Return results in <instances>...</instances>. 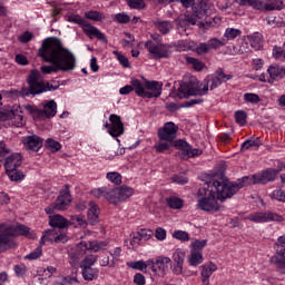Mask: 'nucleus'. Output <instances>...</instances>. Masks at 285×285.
Segmentation results:
<instances>
[{
  "mask_svg": "<svg viewBox=\"0 0 285 285\" xmlns=\"http://www.w3.org/2000/svg\"><path fill=\"white\" fill-rule=\"evenodd\" d=\"M237 37H242V30L235 28H227L225 30L223 39L226 40V43L233 39H237Z\"/></svg>",
  "mask_w": 285,
  "mask_h": 285,
  "instance_id": "36",
  "label": "nucleus"
},
{
  "mask_svg": "<svg viewBox=\"0 0 285 285\" xmlns=\"http://www.w3.org/2000/svg\"><path fill=\"white\" fill-rule=\"evenodd\" d=\"M114 55L117 57L119 63H121L124 68H130V61H128L126 56L121 55L119 51H114Z\"/></svg>",
  "mask_w": 285,
  "mask_h": 285,
  "instance_id": "54",
  "label": "nucleus"
},
{
  "mask_svg": "<svg viewBox=\"0 0 285 285\" xmlns=\"http://www.w3.org/2000/svg\"><path fill=\"white\" fill-rule=\"evenodd\" d=\"M169 3H181L183 8H193L195 0H160V6H168Z\"/></svg>",
  "mask_w": 285,
  "mask_h": 285,
  "instance_id": "37",
  "label": "nucleus"
},
{
  "mask_svg": "<svg viewBox=\"0 0 285 285\" xmlns=\"http://www.w3.org/2000/svg\"><path fill=\"white\" fill-rule=\"evenodd\" d=\"M202 262H204V256L202 255V253L191 252V254L189 255V265L199 266Z\"/></svg>",
  "mask_w": 285,
  "mask_h": 285,
  "instance_id": "44",
  "label": "nucleus"
},
{
  "mask_svg": "<svg viewBox=\"0 0 285 285\" xmlns=\"http://www.w3.org/2000/svg\"><path fill=\"white\" fill-rule=\"evenodd\" d=\"M215 78L218 79L220 83H226V81H230V79H233V76L224 73V69L219 68L216 70Z\"/></svg>",
  "mask_w": 285,
  "mask_h": 285,
  "instance_id": "47",
  "label": "nucleus"
},
{
  "mask_svg": "<svg viewBox=\"0 0 285 285\" xmlns=\"http://www.w3.org/2000/svg\"><path fill=\"white\" fill-rule=\"evenodd\" d=\"M247 219L254 222L255 224H264L267 222H284V217L279 214L265 212V213H254L250 214Z\"/></svg>",
  "mask_w": 285,
  "mask_h": 285,
  "instance_id": "16",
  "label": "nucleus"
},
{
  "mask_svg": "<svg viewBox=\"0 0 285 285\" xmlns=\"http://www.w3.org/2000/svg\"><path fill=\"white\" fill-rule=\"evenodd\" d=\"M22 144L24 145L26 150L39 153V149L43 146V139L37 135L28 136L23 138Z\"/></svg>",
  "mask_w": 285,
  "mask_h": 285,
  "instance_id": "21",
  "label": "nucleus"
},
{
  "mask_svg": "<svg viewBox=\"0 0 285 285\" xmlns=\"http://www.w3.org/2000/svg\"><path fill=\"white\" fill-rule=\"evenodd\" d=\"M273 57L275 59H279L281 61H285V57H284V47H274L273 49Z\"/></svg>",
  "mask_w": 285,
  "mask_h": 285,
  "instance_id": "57",
  "label": "nucleus"
},
{
  "mask_svg": "<svg viewBox=\"0 0 285 285\" xmlns=\"http://www.w3.org/2000/svg\"><path fill=\"white\" fill-rule=\"evenodd\" d=\"M32 37H35V35L30 31H26L24 33H22L21 36H19V41L20 43H28L29 41H32Z\"/></svg>",
  "mask_w": 285,
  "mask_h": 285,
  "instance_id": "62",
  "label": "nucleus"
},
{
  "mask_svg": "<svg viewBox=\"0 0 285 285\" xmlns=\"http://www.w3.org/2000/svg\"><path fill=\"white\" fill-rule=\"evenodd\" d=\"M173 146V142H158L154 146L156 153H166L170 147Z\"/></svg>",
  "mask_w": 285,
  "mask_h": 285,
  "instance_id": "55",
  "label": "nucleus"
},
{
  "mask_svg": "<svg viewBox=\"0 0 285 285\" xmlns=\"http://www.w3.org/2000/svg\"><path fill=\"white\" fill-rule=\"evenodd\" d=\"M197 81V79H191L188 82H184L178 88V92L176 96L178 99H188V97H204V95L208 94L209 90H215V88H219L222 86V81L219 78L215 76H208L204 80V86Z\"/></svg>",
  "mask_w": 285,
  "mask_h": 285,
  "instance_id": "3",
  "label": "nucleus"
},
{
  "mask_svg": "<svg viewBox=\"0 0 285 285\" xmlns=\"http://www.w3.org/2000/svg\"><path fill=\"white\" fill-rule=\"evenodd\" d=\"M284 168L285 165H281L277 167V169L269 168L261 174L244 176L234 184L236 185L238 191L246 186H253V184H268L271 181H275V179L282 173V170H284Z\"/></svg>",
  "mask_w": 285,
  "mask_h": 285,
  "instance_id": "6",
  "label": "nucleus"
},
{
  "mask_svg": "<svg viewBox=\"0 0 285 285\" xmlns=\"http://www.w3.org/2000/svg\"><path fill=\"white\" fill-rule=\"evenodd\" d=\"M173 184H178L179 186H185L188 184V177L184 176V174L175 175L171 177Z\"/></svg>",
  "mask_w": 285,
  "mask_h": 285,
  "instance_id": "52",
  "label": "nucleus"
},
{
  "mask_svg": "<svg viewBox=\"0 0 285 285\" xmlns=\"http://www.w3.org/2000/svg\"><path fill=\"white\" fill-rule=\"evenodd\" d=\"M41 246L42 245H40L33 252H31L29 255H27L26 259H39V257H41V253H43V250L41 249Z\"/></svg>",
  "mask_w": 285,
  "mask_h": 285,
  "instance_id": "61",
  "label": "nucleus"
},
{
  "mask_svg": "<svg viewBox=\"0 0 285 285\" xmlns=\"http://www.w3.org/2000/svg\"><path fill=\"white\" fill-rule=\"evenodd\" d=\"M267 75L269 76L268 83H275L278 79L285 78V68L279 65H272L267 69Z\"/></svg>",
  "mask_w": 285,
  "mask_h": 285,
  "instance_id": "23",
  "label": "nucleus"
},
{
  "mask_svg": "<svg viewBox=\"0 0 285 285\" xmlns=\"http://www.w3.org/2000/svg\"><path fill=\"white\" fill-rule=\"evenodd\" d=\"M186 61L197 72H202V70H204L205 65H204V62L202 60H199L197 58H193V57H186Z\"/></svg>",
  "mask_w": 285,
  "mask_h": 285,
  "instance_id": "41",
  "label": "nucleus"
},
{
  "mask_svg": "<svg viewBox=\"0 0 285 285\" xmlns=\"http://www.w3.org/2000/svg\"><path fill=\"white\" fill-rule=\"evenodd\" d=\"M39 57L46 63H53V66H41L42 75H51V72H70L77 66V58L67 48L61 45L59 38H47L43 40L41 48L38 50Z\"/></svg>",
  "mask_w": 285,
  "mask_h": 285,
  "instance_id": "1",
  "label": "nucleus"
},
{
  "mask_svg": "<svg viewBox=\"0 0 285 285\" xmlns=\"http://www.w3.org/2000/svg\"><path fill=\"white\" fill-rule=\"evenodd\" d=\"M259 146H262V141L259 140V138H252V139L245 140L242 144L240 150L242 153H244V150H248V148H253V147L259 148Z\"/></svg>",
  "mask_w": 285,
  "mask_h": 285,
  "instance_id": "39",
  "label": "nucleus"
},
{
  "mask_svg": "<svg viewBox=\"0 0 285 285\" xmlns=\"http://www.w3.org/2000/svg\"><path fill=\"white\" fill-rule=\"evenodd\" d=\"M238 6H250L254 10L271 12L273 10H284L282 0H235Z\"/></svg>",
  "mask_w": 285,
  "mask_h": 285,
  "instance_id": "9",
  "label": "nucleus"
},
{
  "mask_svg": "<svg viewBox=\"0 0 285 285\" xmlns=\"http://www.w3.org/2000/svg\"><path fill=\"white\" fill-rule=\"evenodd\" d=\"M244 99L248 104H259L261 101L259 96L257 94H245Z\"/></svg>",
  "mask_w": 285,
  "mask_h": 285,
  "instance_id": "56",
  "label": "nucleus"
},
{
  "mask_svg": "<svg viewBox=\"0 0 285 285\" xmlns=\"http://www.w3.org/2000/svg\"><path fill=\"white\" fill-rule=\"evenodd\" d=\"M109 121L111 124V127L109 129V135L115 138L121 137V135H124V131H125L124 122L121 121V116L111 114L109 116Z\"/></svg>",
  "mask_w": 285,
  "mask_h": 285,
  "instance_id": "20",
  "label": "nucleus"
},
{
  "mask_svg": "<svg viewBox=\"0 0 285 285\" xmlns=\"http://www.w3.org/2000/svg\"><path fill=\"white\" fill-rule=\"evenodd\" d=\"M171 262L173 261L170 259V257L158 256L156 258V269L158 268V271H160L163 275H166V273H168V266H170Z\"/></svg>",
  "mask_w": 285,
  "mask_h": 285,
  "instance_id": "28",
  "label": "nucleus"
},
{
  "mask_svg": "<svg viewBox=\"0 0 285 285\" xmlns=\"http://www.w3.org/2000/svg\"><path fill=\"white\" fill-rule=\"evenodd\" d=\"M24 109L29 115H33V117H41L43 115V111L40 110L39 108L32 106V105H27L24 106Z\"/></svg>",
  "mask_w": 285,
  "mask_h": 285,
  "instance_id": "53",
  "label": "nucleus"
},
{
  "mask_svg": "<svg viewBox=\"0 0 285 285\" xmlns=\"http://www.w3.org/2000/svg\"><path fill=\"white\" fill-rule=\"evenodd\" d=\"M186 259V252L181 249H177L173 254L174 267L173 273L174 275H181L184 273V261Z\"/></svg>",
  "mask_w": 285,
  "mask_h": 285,
  "instance_id": "22",
  "label": "nucleus"
},
{
  "mask_svg": "<svg viewBox=\"0 0 285 285\" xmlns=\"http://www.w3.org/2000/svg\"><path fill=\"white\" fill-rule=\"evenodd\" d=\"M46 242H51L55 244H66V242H68V235H66V233L58 232L53 227L52 229H48L45 232L40 239V246H43Z\"/></svg>",
  "mask_w": 285,
  "mask_h": 285,
  "instance_id": "17",
  "label": "nucleus"
},
{
  "mask_svg": "<svg viewBox=\"0 0 285 285\" xmlns=\"http://www.w3.org/2000/svg\"><path fill=\"white\" fill-rule=\"evenodd\" d=\"M107 179L111 181V184H115L116 186H119L121 184V174L117 171H109L107 173Z\"/></svg>",
  "mask_w": 285,
  "mask_h": 285,
  "instance_id": "46",
  "label": "nucleus"
},
{
  "mask_svg": "<svg viewBox=\"0 0 285 285\" xmlns=\"http://www.w3.org/2000/svg\"><path fill=\"white\" fill-rule=\"evenodd\" d=\"M247 38L252 48H254V50H259L262 48V39H263L262 33L255 32L248 36Z\"/></svg>",
  "mask_w": 285,
  "mask_h": 285,
  "instance_id": "34",
  "label": "nucleus"
},
{
  "mask_svg": "<svg viewBox=\"0 0 285 285\" xmlns=\"http://www.w3.org/2000/svg\"><path fill=\"white\" fill-rule=\"evenodd\" d=\"M68 226H75V228H77V226H82L86 228L88 223H86V217L81 215H71L70 219L68 220Z\"/></svg>",
  "mask_w": 285,
  "mask_h": 285,
  "instance_id": "33",
  "label": "nucleus"
},
{
  "mask_svg": "<svg viewBox=\"0 0 285 285\" xmlns=\"http://www.w3.org/2000/svg\"><path fill=\"white\" fill-rule=\"evenodd\" d=\"M166 204L173 210H181V208H184V199H181L177 196H170V197L166 198Z\"/></svg>",
  "mask_w": 285,
  "mask_h": 285,
  "instance_id": "31",
  "label": "nucleus"
},
{
  "mask_svg": "<svg viewBox=\"0 0 285 285\" xmlns=\"http://www.w3.org/2000/svg\"><path fill=\"white\" fill-rule=\"evenodd\" d=\"M173 237H175V239H179V242L190 240V235H188V232H184V230L174 232Z\"/></svg>",
  "mask_w": 285,
  "mask_h": 285,
  "instance_id": "49",
  "label": "nucleus"
},
{
  "mask_svg": "<svg viewBox=\"0 0 285 285\" xmlns=\"http://www.w3.org/2000/svg\"><path fill=\"white\" fill-rule=\"evenodd\" d=\"M145 48H147L154 59H168V57H170V50H168V46L164 43H155V41L148 40L145 43Z\"/></svg>",
  "mask_w": 285,
  "mask_h": 285,
  "instance_id": "14",
  "label": "nucleus"
},
{
  "mask_svg": "<svg viewBox=\"0 0 285 285\" xmlns=\"http://www.w3.org/2000/svg\"><path fill=\"white\" fill-rule=\"evenodd\" d=\"M0 118L2 121L10 119L16 128H23L26 121H23V111L20 106L4 107L0 110Z\"/></svg>",
  "mask_w": 285,
  "mask_h": 285,
  "instance_id": "11",
  "label": "nucleus"
},
{
  "mask_svg": "<svg viewBox=\"0 0 285 285\" xmlns=\"http://www.w3.org/2000/svg\"><path fill=\"white\" fill-rule=\"evenodd\" d=\"M112 193H115V190L109 189L107 187H101V188L91 190V195H94V197H97V199H101V197H105V199H108L109 202H110V197H112Z\"/></svg>",
  "mask_w": 285,
  "mask_h": 285,
  "instance_id": "30",
  "label": "nucleus"
},
{
  "mask_svg": "<svg viewBox=\"0 0 285 285\" xmlns=\"http://www.w3.org/2000/svg\"><path fill=\"white\" fill-rule=\"evenodd\" d=\"M140 234L141 239H144V242H148V239H150V237H153V235H155V232H153V229H146L142 228L138 232Z\"/></svg>",
  "mask_w": 285,
  "mask_h": 285,
  "instance_id": "58",
  "label": "nucleus"
},
{
  "mask_svg": "<svg viewBox=\"0 0 285 285\" xmlns=\"http://www.w3.org/2000/svg\"><path fill=\"white\" fill-rule=\"evenodd\" d=\"M114 193H111L110 204H114L117 206V204H121V202H126L127 199H130L132 197L135 190L126 185H122L120 187L112 188Z\"/></svg>",
  "mask_w": 285,
  "mask_h": 285,
  "instance_id": "15",
  "label": "nucleus"
},
{
  "mask_svg": "<svg viewBox=\"0 0 285 285\" xmlns=\"http://www.w3.org/2000/svg\"><path fill=\"white\" fill-rule=\"evenodd\" d=\"M86 19H89L90 21H102L104 13L99 11H88L85 13Z\"/></svg>",
  "mask_w": 285,
  "mask_h": 285,
  "instance_id": "48",
  "label": "nucleus"
},
{
  "mask_svg": "<svg viewBox=\"0 0 285 285\" xmlns=\"http://www.w3.org/2000/svg\"><path fill=\"white\" fill-rule=\"evenodd\" d=\"M155 237L158 239V242H164V239H166V229H164V227H157Z\"/></svg>",
  "mask_w": 285,
  "mask_h": 285,
  "instance_id": "63",
  "label": "nucleus"
},
{
  "mask_svg": "<svg viewBox=\"0 0 285 285\" xmlns=\"http://www.w3.org/2000/svg\"><path fill=\"white\" fill-rule=\"evenodd\" d=\"M49 225L56 230L57 228L58 230H63L65 228H68V219L59 214L49 216Z\"/></svg>",
  "mask_w": 285,
  "mask_h": 285,
  "instance_id": "25",
  "label": "nucleus"
},
{
  "mask_svg": "<svg viewBox=\"0 0 285 285\" xmlns=\"http://www.w3.org/2000/svg\"><path fill=\"white\" fill-rule=\"evenodd\" d=\"M131 86L135 88V92L138 97L144 99H154L161 96V88L164 87L163 82L159 81H145V85L139 81L137 78L130 80Z\"/></svg>",
  "mask_w": 285,
  "mask_h": 285,
  "instance_id": "7",
  "label": "nucleus"
},
{
  "mask_svg": "<svg viewBox=\"0 0 285 285\" xmlns=\"http://www.w3.org/2000/svg\"><path fill=\"white\" fill-rule=\"evenodd\" d=\"M195 52L196 55H208L210 52V48L208 47V43L200 42L198 46H196Z\"/></svg>",
  "mask_w": 285,
  "mask_h": 285,
  "instance_id": "50",
  "label": "nucleus"
},
{
  "mask_svg": "<svg viewBox=\"0 0 285 285\" xmlns=\"http://www.w3.org/2000/svg\"><path fill=\"white\" fill-rule=\"evenodd\" d=\"M45 146L51 153H58V150H61V144H59V141L51 139V138H48L46 140Z\"/></svg>",
  "mask_w": 285,
  "mask_h": 285,
  "instance_id": "45",
  "label": "nucleus"
},
{
  "mask_svg": "<svg viewBox=\"0 0 285 285\" xmlns=\"http://www.w3.org/2000/svg\"><path fill=\"white\" fill-rule=\"evenodd\" d=\"M27 83L29 88H22L19 91V95L21 97H30L32 95L33 97L36 95H41L43 92L48 91H55L59 89V86H52L50 82L43 81V77L41 76V71L38 69H32L27 77Z\"/></svg>",
  "mask_w": 285,
  "mask_h": 285,
  "instance_id": "5",
  "label": "nucleus"
},
{
  "mask_svg": "<svg viewBox=\"0 0 285 285\" xmlns=\"http://www.w3.org/2000/svg\"><path fill=\"white\" fill-rule=\"evenodd\" d=\"M271 197L277 202H285V191L282 189H276L272 193Z\"/></svg>",
  "mask_w": 285,
  "mask_h": 285,
  "instance_id": "59",
  "label": "nucleus"
},
{
  "mask_svg": "<svg viewBox=\"0 0 285 285\" xmlns=\"http://www.w3.org/2000/svg\"><path fill=\"white\" fill-rule=\"evenodd\" d=\"M81 274L86 282H92L99 275V269L92 267L81 268Z\"/></svg>",
  "mask_w": 285,
  "mask_h": 285,
  "instance_id": "32",
  "label": "nucleus"
},
{
  "mask_svg": "<svg viewBox=\"0 0 285 285\" xmlns=\"http://www.w3.org/2000/svg\"><path fill=\"white\" fill-rule=\"evenodd\" d=\"M43 112L46 117H55V115H57V102H55V100H50L45 105Z\"/></svg>",
  "mask_w": 285,
  "mask_h": 285,
  "instance_id": "40",
  "label": "nucleus"
},
{
  "mask_svg": "<svg viewBox=\"0 0 285 285\" xmlns=\"http://www.w3.org/2000/svg\"><path fill=\"white\" fill-rule=\"evenodd\" d=\"M71 202L72 196L70 195V186L65 185L56 202L46 207L45 212L47 213V215H52L55 210H67Z\"/></svg>",
  "mask_w": 285,
  "mask_h": 285,
  "instance_id": "10",
  "label": "nucleus"
},
{
  "mask_svg": "<svg viewBox=\"0 0 285 285\" xmlns=\"http://www.w3.org/2000/svg\"><path fill=\"white\" fill-rule=\"evenodd\" d=\"M106 242H98V240H92V242H81L80 243V248H83L86 250H94V253H99L101 248H105Z\"/></svg>",
  "mask_w": 285,
  "mask_h": 285,
  "instance_id": "27",
  "label": "nucleus"
},
{
  "mask_svg": "<svg viewBox=\"0 0 285 285\" xmlns=\"http://www.w3.org/2000/svg\"><path fill=\"white\" fill-rule=\"evenodd\" d=\"M225 43L226 38H222L220 40L217 38H212L208 40L207 46L209 47V50H218V48H223Z\"/></svg>",
  "mask_w": 285,
  "mask_h": 285,
  "instance_id": "43",
  "label": "nucleus"
},
{
  "mask_svg": "<svg viewBox=\"0 0 285 285\" xmlns=\"http://www.w3.org/2000/svg\"><path fill=\"white\" fill-rule=\"evenodd\" d=\"M97 264V256L96 255H89L86 256L81 262H80V268H92Z\"/></svg>",
  "mask_w": 285,
  "mask_h": 285,
  "instance_id": "42",
  "label": "nucleus"
},
{
  "mask_svg": "<svg viewBox=\"0 0 285 285\" xmlns=\"http://www.w3.org/2000/svg\"><path fill=\"white\" fill-rule=\"evenodd\" d=\"M86 254V249L79 244L76 248L69 250V264L75 267L79 264L81 256Z\"/></svg>",
  "mask_w": 285,
  "mask_h": 285,
  "instance_id": "26",
  "label": "nucleus"
},
{
  "mask_svg": "<svg viewBox=\"0 0 285 285\" xmlns=\"http://www.w3.org/2000/svg\"><path fill=\"white\" fill-rule=\"evenodd\" d=\"M239 193L235 183L228 181L218 175L207 180L202 189L198 190L200 199H198V208L206 213H217L219 210L218 202L230 199L233 195Z\"/></svg>",
  "mask_w": 285,
  "mask_h": 285,
  "instance_id": "2",
  "label": "nucleus"
},
{
  "mask_svg": "<svg viewBox=\"0 0 285 285\" xmlns=\"http://www.w3.org/2000/svg\"><path fill=\"white\" fill-rule=\"evenodd\" d=\"M176 148H179L178 155L181 159H190V157H199L202 149H193V147L186 142V140H177L175 142Z\"/></svg>",
  "mask_w": 285,
  "mask_h": 285,
  "instance_id": "18",
  "label": "nucleus"
},
{
  "mask_svg": "<svg viewBox=\"0 0 285 285\" xmlns=\"http://www.w3.org/2000/svg\"><path fill=\"white\" fill-rule=\"evenodd\" d=\"M197 18L195 16L185 14L183 18L178 19V28H186V26H196Z\"/></svg>",
  "mask_w": 285,
  "mask_h": 285,
  "instance_id": "35",
  "label": "nucleus"
},
{
  "mask_svg": "<svg viewBox=\"0 0 285 285\" xmlns=\"http://www.w3.org/2000/svg\"><path fill=\"white\" fill-rule=\"evenodd\" d=\"M6 174L8 175L11 181H22L26 178L23 171H19L17 169H6Z\"/></svg>",
  "mask_w": 285,
  "mask_h": 285,
  "instance_id": "38",
  "label": "nucleus"
},
{
  "mask_svg": "<svg viewBox=\"0 0 285 285\" xmlns=\"http://www.w3.org/2000/svg\"><path fill=\"white\" fill-rule=\"evenodd\" d=\"M0 158L2 159L6 158V161H4L6 170H17L22 164L21 154L10 155V149L6 148L4 141L0 142Z\"/></svg>",
  "mask_w": 285,
  "mask_h": 285,
  "instance_id": "12",
  "label": "nucleus"
},
{
  "mask_svg": "<svg viewBox=\"0 0 285 285\" xmlns=\"http://www.w3.org/2000/svg\"><path fill=\"white\" fill-rule=\"evenodd\" d=\"M206 247V240H195L191 243V252L197 253V250H202V248Z\"/></svg>",
  "mask_w": 285,
  "mask_h": 285,
  "instance_id": "60",
  "label": "nucleus"
},
{
  "mask_svg": "<svg viewBox=\"0 0 285 285\" xmlns=\"http://www.w3.org/2000/svg\"><path fill=\"white\" fill-rule=\"evenodd\" d=\"M202 272H200V278L203 285H210V276L215 271H217V265L214 263H206L203 266H200Z\"/></svg>",
  "mask_w": 285,
  "mask_h": 285,
  "instance_id": "24",
  "label": "nucleus"
},
{
  "mask_svg": "<svg viewBox=\"0 0 285 285\" xmlns=\"http://www.w3.org/2000/svg\"><path fill=\"white\" fill-rule=\"evenodd\" d=\"M68 21H70V23H76L77 26H80V28H82V31L87 35V37H89V39H92V37H95L96 39H98V41H102V43H108V38H106V35H104L101 30L97 29V27L88 23V21H86V19H83L81 16H69Z\"/></svg>",
  "mask_w": 285,
  "mask_h": 285,
  "instance_id": "8",
  "label": "nucleus"
},
{
  "mask_svg": "<svg viewBox=\"0 0 285 285\" xmlns=\"http://www.w3.org/2000/svg\"><path fill=\"white\" fill-rule=\"evenodd\" d=\"M246 111L244 110H238L235 112V119H236V124H239V126H244L246 125Z\"/></svg>",
  "mask_w": 285,
  "mask_h": 285,
  "instance_id": "51",
  "label": "nucleus"
},
{
  "mask_svg": "<svg viewBox=\"0 0 285 285\" xmlns=\"http://www.w3.org/2000/svg\"><path fill=\"white\" fill-rule=\"evenodd\" d=\"M276 250L275 255L271 258L273 264H276L279 273L285 275V235L278 237L277 242L274 245Z\"/></svg>",
  "mask_w": 285,
  "mask_h": 285,
  "instance_id": "13",
  "label": "nucleus"
},
{
  "mask_svg": "<svg viewBox=\"0 0 285 285\" xmlns=\"http://www.w3.org/2000/svg\"><path fill=\"white\" fill-rule=\"evenodd\" d=\"M22 235L29 239H36L37 234L30 232V228L26 225H6L0 224V253H6L7 250H12L17 248L16 237Z\"/></svg>",
  "mask_w": 285,
  "mask_h": 285,
  "instance_id": "4",
  "label": "nucleus"
},
{
  "mask_svg": "<svg viewBox=\"0 0 285 285\" xmlns=\"http://www.w3.org/2000/svg\"><path fill=\"white\" fill-rule=\"evenodd\" d=\"M154 26L161 32V35H168V32L173 30V22L168 20H156L154 21Z\"/></svg>",
  "mask_w": 285,
  "mask_h": 285,
  "instance_id": "29",
  "label": "nucleus"
},
{
  "mask_svg": "<svg viewBox=\"0 0 285 285\" xmlns=\"http://www.w3.org/2000/svg\"><path fill=\"white\" fill-rule=\"evenodd\" d=\"M115 19L118 23H130V16L126 13H118L115 16Z\"/></svg>",
  "mask_w": 285,
  "mask_h": 285,
  "instance_id": "64",
  "label": "nucleus"
},
{
  "mask_svg": "<svg viewBox=\"0 0 285 285\" xmlns=\"http://www.w3.org/2000/svg\"><path fill=\"white\" fill-rule=\"evenodd\" d=\"M177 130L179 127L175 122H166L161 129L158 130V137L161 141L173 142L177 138Z\"/></svg>",
  "mask_w": 285,
  "mask_h": 285,
  "instance_id": "19",
  "label": "nucleus"
}]
</instances>
